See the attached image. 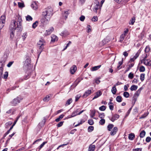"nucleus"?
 <instances>
[{
  "instance_id": "nucleus-39",
  "label": "nucleus",
  "mask_w": 151,
  "mask_h": 151,
  "mask_svg": "<svg viewBox=\"0 0 151 151\" xmlns=\"http://www.w3.org/2000/svg\"><path fill=\"white\" fill-rule=\"evenodd\" d=\"M49 99L50 96L48 95H47L43 99V100L45 102H47L49 100Z\"/></svg>"
},
{
  "instance_id": "nucleus-31",
  "label": "nucleus",
  "mask_w": 151,
  "mask_h": 151,
  "mask_svg": "<svg viewBox=\"0 0 151 151\" xmlns=\"http://www.w3.org/2000/svg\"><path fill=\"white\" fill-rule=\"evenodd\" d=\"M64 116V115L63 114H61L60 115L58 118L55 119V121L56 122H58L60 120L62 119Z\"/></svg>"
},
{
  "instance_id": "nucleus-26",
  "label": "nucleus",
  "mask_w": 151,
  "mask_h": 151,
  "mask_svg": "<svg viewBox=\"0 0 151 151\" xmlns=\"http://www.w3.org/2000/svg\"><path fill=\"white\" fill-rule=\"evenodd\" d=\"M69 10L65 11L63 13V15L65 17V19H66L68 17V16L69 14Z\"/></svg>"
},
{
  "instance_id": "nucleus-23",
  "label": "nucleus",
  "mask_w": 151,
  "mask_h": 151,
  "mask_svg": "<svg viewBox=\"0 0 151 151\" xmlns=\"http://www.w3.org/2000/svg\"><path fill=\"white\" fill-rule=\"evenodd\" d=\"M95 148V146L94 145H90L88 149V151H94Z\"/></svg>"
},
{
  "instance_id": "nucleus-19",
  "label": "nucleus",
  "mask_w": 151,
  "mask_h": 151,
  "mask_svg": "<svg viewBox=\"0 0 151 151\" xmlns=\"http://www.w3.org/2000/svg\"><path fill=\"white\" fill-rule=\"evenodd\" d=\"M102 93L100 91H98L96 93L95 95L94 96V97L93 99V100H94L99 97L102 95Z\"/></svg>"
},
{
  "instance_id": "nucleus-45",
  "label": "nucleus",
  "mask_w": 151,
  "mask_h": 151,
  "mask_svg": "<svg viewBox=\"0 0 151 151\" xmlns=\"http://www.w3.org/2000/svg\"><path fill=\"white\" fill-rule=\"evenodd\" d=\"M124 96L127 98L129 97V94L128 92H125L123 93Z\"/></svg>"
},
{
  "instance_id": "nucleus-40",
  "label": "nucleus",
  "mask_w": 151,
  "mask_h": 151,
  "mask_svg": "<svg viewBox=\"0 0 151 151\" xmlns=\"http://www.w3.org/2000/svg\"><path fill=\"white\" fill-rule=\"evenodd\" d=\"M145 74L144 73H142L140 76V79L142 81L144 80L145 79Z\"/></svg>"
},
{
  "instance_id": "nucleus-12",
  "label": "nucleus",
  "mask_w": 151,
  "mask_h": 151,
  "mask_svg": "<svg viewBox=\"0 0 151 151\" xmlns=\"http://www.w3.org/2000/svg\"><path fill=\"white\" fill-rule=\"evenodd\" d=\"M31 6L34 10H37L38 8V2L35 1L33 2L31 4Z\"/></svg>"
},
{
  "instance_id": "nucleus-7",
  "label": "nucleus",
  "mask_w": 151,
  "mask_h": 151,
  "mask_svg": "<svg viewBox=\"0 0 151 151\" xmlns=\"http://www.w3.org/2000/svg\"><path fill=\"white\" fill-rule=\"evenodd\" d=\"M6 17L5 15H2L0 18V30L4 26L5 23Z\"/></svg>"
},
{
  "instance_id": "nucleus-59",
  "label": "nucleus",
  "mask_w": 151,
  "mask_h": 151,
  "mask_svg": "<svg viewBox=\"0 0 151 151\" xmlns=\"http://www.w3.org/2000/svg\"><path fill=\"white\" fill-rule=\"evenodd\" d=\"M3 67H0V76L1 77L2 75L3 71Z\"/></svg>"
},
{
  "instance_id": "nucleus-41",
  "label": "nucleus",
  "mask_w": 151,
  "mask_h": 151,
  "mask_svg": "<svg viewBox=\"0 0 151 151\" xmlns=\"http://www.w3.org/2000/svg\"><path fill=\"white\" fill-rule=\"evenodd\" d=\"M47 142L46 141L44 142H43L38 147L39 150H40L47 143Z\"/></svg>"
},
{
  "instance_id": "nucleus-44",
  "label": "nucleus",
  "mask_w": 151,
  "mask_h": 151,
  "mask_svg": "<svg viewBox=\"0 0 151 151\" xmlns=\"http://www.w3.org/2000/svg\"><path fill=\"white\" fill-rule=\"evenodd\" d=\"M38 24V22L37 21H36L32 25V27L34 29L37 26Z\"/></svg>"
},
{
  "instance_id": "nucleus-10",
  "label": "nucleus",
  "mask_w": 151,
  "mask_h": 151,
  "mask_svg": "<svg viewBox=\"0 0 151 151\" xmlns=\"http://www.w3.org/2000/svg\"><path fill=\"white\" fill-rule=\"evenodd\" d=\"M80 110V109H77L75 110L72 113L71 116L70 117H68V118L74 117L76 115H78V112Z\"/></svg>"
},
{
  "instance_id": "nucleus-30",
  "label": "nucleus",
  "mask_w": 151,
  "mask_h": 151,
  "mask_svg": "<svg viewBox=\"0 0 151 151\" xmlns=\"http://www.w3.org/2000/svg\"><path fill=\"white\" fill-rule=\"evenodd\" d=\"M146 134V132L144 130L142 131L140 133L139 137L141 138H143L144 137Z\"/></svg>"
},
{
  "instance_id": "nucleus-42",
  "label": "nucleus",
  "mask_w": 151,
  "mask_h": 151,
  "mask_svg": "<svg viewBox=\"0 0 151 151\" xmlns=\"http://www.w3.org/2000/svg\"><path fill=\"white\" fill-rule=\"evenodd\" d=\"M135 19L134 17L132 18L130 21L129 23V24L132 25L135 22Z\"/></svg>"
},
{
  "instance_id": "nucleus-62",
  "label": "nucleus",
  "mask_w": 151,
  "mask_h": 151,
  "mask_svg": "<svg viewBox=\"0 0 151 151\" xmlns=\"http://www.w3.org/2000/svg\"><path fill=\"white\" fill-rule=\"evenodd\" d=\"M85 19V17L84 16L82 15L81 16L80 18H79V19L80 20H81V21L83 22L84 21Z\"/></svg>"
},
{
  "instance_id": "nucleus-33",
  "label": "nucleus",
  "mask_w": 151,
  "mask_h": 151,
  "mask_svg": "<svg viewBox=\"0 0 151 151\" xmlns=\"http://www.w3.org/2000/svg\"><path fill=\"white\" fill-rule=\"evenodd\" d=\"M111 92L113 94H115L116 92L117 89L116 88V87L114 86L111 89Z\"/></svg>"
},
{
  "instance_id": "nucleus-49",
  "label": "nucleus",
  "mask_w": 151,
  "mask_h": 151,
  "mask_svg": "<svg viewBox=\"0 0 151 151\" xmlns=\"http://www.w3.org/2000/svg\"><path fill=\"white\" fill-rule=\"evenodd\" d=\"M99 123L101 125L104 124L105 123V120L104 119H101L99 122Z\"/></svg>"
},
{
  "instance_id": "nucleus-36",
  "label": "nucleus",
  "mask_w": 151,
  "mask_h": 151,
  "mask_svg": "<svg viewBox=\"0 0 151 151\" xmlns=\"http://www.w3.org/2000/svg\"><path fill=\"white\" fill-rule=\"evenodd\" d=\"M72 102V99L71 98L67 100L65 105L67 106L70 105Z\"/></svg>"
},
{
  "instance_id": "nucleus-43",
  "label": "nucleus",
  "mask_w": 151,
  "mask_h": 151,
  "mask_svg": "<svg viewBox=\"0 0 151 151\" xmlns=\"http://www.w3.org/2000/svg\"><path fill=\"white\" fill-rule=\"evenodd\" d=\"M99 109L100 111H104L106 109V106H105L103 105L99 107Z\"/></svg>"
},
{
  "instance_id": "nucleus-14",
  "label": "nucleus",
  "mask_w": 151,
  "mask_h": 151,
  "mask_svg": "<svg viewBox=\"0 0 151 151\" xmlns=\"http://www.w3.org/2000/svg\"><path fill=\"white\" fill-rule=\"evenodd\" d=\"M91 93V90H88L85 91L83 96V98H86Z\"/></svg>"
},
{
  "instance_id": "nucleus-46",
  "label": "nucleus",
  "mask_w": 151,
  "mask_h": 151,
  "mask_svg": "<svg viewBox=\"0 0 151 151\" xmlns=\"http://www.w3.org/2000/svg\"><path fill=\"white\" fill-rule=\"evenodd\" d=\"M145 68L144 66H142L140 67L139 68V71L140 72H143L145 71Z\"/></svg>"
},
{
  "instance_id": "nucleus-24",
  "label": "nucleus",
  "mask_w": 151,
  "mask_h": 151,
  "mask_svg": "<svg viewBox=\"0 0 151 151\" xmlns=\"http://www.w3.org/2000/svg\"><path fill=\"white\" fill-rule=\"evenodd\" d=\"M135 137L134 134L133 133H132L129 134L128 138L129 140H132L134 139Z\"/></svg>"
},
{
  "instance_id": "nucleus-11",
  "label": "nucleus",
  "mask_w": 151,
  "mask_h": 151,
  "mask_svg": "<svg viewBox=\"0 0 151 151\" xmlns=\"http://www.w3.org/2000/svg\"><path fill=\"white\" fill-rule=\"evenodd\" d=\"M119 115L117 114H115L112 115V117H109V119L112 122H114L115 120L117 119L119 117Z\"/></svg>"
},
{
  "instance_id": "nucleus-20",
  "label": "nucleus",
  "mask_w": 151,
  "mask_h": 151,
  "mask_svg": "<svg viewBox=\"0 0 151 151\" xmlns=\"http://www.w3.org/2000/svg\"><path fill=\"white\" fill-rule=\"evenodd\" d=\"M142 89V88H140L138 89L135 93L134 96H135V97H137L139 96Z\"/></svg>"
},
{
  "instance_id": "nucleus-16",
  "label": "nucleus",
  "mask_w": 151,
  "mask_h": 151,
  "mask_svg": "<svg viewBox=\"0 0 151 151\" xmlns=\"http://www.w3.org/2000/svg\"><path fill=\"white\" fill-rule=\"evenodd\" d=\"M139 53L137 52L135 55L133 57H131V58L130 61L131 62H133L136 60L139 56Z\"/></svg>"
},
{
  "instance_id": "nucleus-53",
  "label": "nucleus",
  "mask_w": 151,
  "mask_h": 151,
  "mask_svg": "<svg viewBox=\"0 0 151 151\" xmlns=\"http://www.w3.org/2000/svg\"><path fill=\"white\" fill-rule=\"evenodd\" d=\"M88 123L90 125H92L93 124L94 122L93 119H90L88 120Z\"/></svg>"
},
{
  "instance_id": "nucleus-28",
  "label": "nucleus",
  "mask_w": 151,
  "mask_h": 151,
  "mask_svg": "<svg viewBox=\"0 0 151 151\" xmlns=\"http://www.w3.org/2000/svg\"><path fill=\"white\" fill-rule=\"evenodd\" d=\"M149 114V112L147 111L144 113V114L142 115L139 118V119H143L145 118Z\"/></svg>"
},
{
  "instance_id": "nucleus-48",
  "label": "nucleus",
  "mask_w": 151,
  "mask_h": 151,
  "mask_svg": "<svg viewBox=\"0 0 151 151\" xmlns=\"http://www.w3.org/2000/svg\"><path fill=\"white\" fill-rule=\"evenodd\" d=\"M5 61L4 60H1L0 61V67H3L4 66Z\"/></svg>"
},
{
  "instance_id": "nucleus-18",
  "label": "nucleus",
  "mask_w": 151,
  "mask_h": 151,
  "mask_svg": "<svg viewBox=\"0 0 151 151\" xmlns=\"http://www.w3.org/2000/svg\"><path fill=\"white\" fill-rule=\"evenodd\" d=\"M144 64L147 65L149 66H151V61L149 59H145L144 60Z\"/></svg>"
},
{
  "instance_id": "nucleus-52",
  "label": "nucleus",
  "mask_w": 151,
  "mask_h": 151,
  "mask_svg": "<svg viewBox=\"0 0 151 151\" xmlns=\"http://www.w3.org/2000/svg\"><path fill=\"white\" fill-rule=\"evenodd\" d=\"M99 116L101 119L104 118L105 116L104 114V113H99Z\"/></svg>"
},
{
  "instance_id": "nucleus-60",
  "label": "nucleus",
  "mask_w": 151,
  "mask_h": 151,
  "mask_svg": "<svg viewBox=\"0 0 151 151\" xmlns=\"http://www.w3.org/2000/svg\"><path fill=\"white\" fill-rule=\"evenodd\" d=\"M109 109L110 110L112 111L113 110L114 106V104H109Z\"/></svg>"
},
{
  "instance_id": "nucleus-57",
  "label": "nucleus",
  "mask_w": 151,
  "mask_h": 151,
  "mask_svg": "<svg viewBox=\"0 0 151 151\" xmlns=\"http://www.w3.org/2000/svg\"><path fill=\"white\" fill-rule=\"evenodd\" d=\"M98 19L96 16H94L92 19V21L93 22L96 21L98 20Z\"/></svg>"
},
{
  "instance_id": "nucleus-61",
  "label": "nucleus",
  "mask_w": 151,
  "mask_h": 151,
  "mask_svg": "<svg viewBox=\"0 0 151 151\" xmlns=\"http://www.w3.org/2000/svg\"><path fill=\"white\" fill-rule=\"evenodd\" d=\"M14 62L13 61H11L9 62L8 64L7 65V66L8 67H10L12 64Z\"/></svg>"
},
{
  "instance_id": "nucleus-3",
  "label": "nucleus",
  "mask_w": 151,
  "mask_h": 151,
  "mask_svg": "<svg viewBox=\"0 0 151 151\" xmlns=\"http://www.w3.org/2000/svg\"><path fill=\"white\" fill-rule=\"evenodd\" d=\"M45 40L43 39H41L37 43V46L38 48V57L40 54L43 51L44 48V46L45 45Z\"/></svg>"
},
{
  "instance_id": "nucleus-55",
  "label": "nucleus",
  "mask_w": 151,
  "mask_h": 151,
  "mask_svg": "<svg viewBox=\"0 0 151 151\" xmlns=\"http://www.w3.org/2000/svg\"><path fill=\"white\" fill-rule=\"evenodd\" d=\"M18 4L19 7L20 8H22L24 6V4L23 3L18 2Z\"/></svg>"
},
{
  "instance_id": "nucleus-8",
  "label": "nucleus",
  "mask_w": 151,
  "mask_h": 151,
  "mask_svg": "<svg viewBox=\"0 0 151 151\" xmlns=\"http://www.w3.org/2000/svg\"><path fill=\"white\" fill-rule=\"evenodd\" d=\"M82 80V79L81 78H77L71 86L70 88H75Z\"/></svg>"
},
{
  "instance_id": "nucleus-29",
  "label": "nucleus",
  "mask_w": 151,
  "mask_h": 151,
  "mask_svg": "<svg viewBox=\"0 0 151 151\" xmlns=\"http://www.w3.org/2000/svg\"><path fill=\"white\" fill-rule=\"evenodd\" d=\"M137 86L134 85L131 86L130 89L131 91H135L137 89Z\"/></svg>"
},
{
  "instance_id": "nucleus-38",
  "label": "nucleus",
  "mask_w": 151,
  "mask_h": 151,
  "mask_svg": "<svg viewBox=\"0 0 151 151\" xmlns=\"http://www.w3.org/2000/svg\"><path fill=\"white\" fill-rule=\"evenodd\" d=\"M150 50V48L149 45H147L145 47V52H149Z\"/></svg>"
},
{
  "instance_id": "nucleus-51",
  "label": "nucleus",
  "mask_w": 151,
  "mask_h": 151,
  "mask_svg": "<svg viewBox=\"0 0 151 151\" xmlns=\"http://www.w3.org/2000/svg\"><path fill=\"white\" fill-rule=\"evenodd\" d=\"M27 37V33L25 32L22 35V39L23 40H24Z\"/></svg>"
},
{
  "instance_id": "nucleus-25",
  "label": "nucleus",
  "mask_w": 151,
  "mask_h": 151,
  "mask_svg": "<svg viewBox=\"0 0 151 151\" xmlns=\"http://www.w3.org/2000/svg\"><path fill=\"white\" fill-rule=\"evenodd\" d=\"M15 110L14 109H11L6 111L8 114H15Z\"/></svg>"
},
{
  "instance_id": "nucleus-27",
  "label": "nucleus",
  "mask_w": 151,
  "mask_h": 151,
  "mask_svg": "<svg viewBox=\"0 0 151 151\" xmlns=\"http://www.w3.org/2000/svg\"><path fill=\"white\" fill-rule=\"evenodd\" d=\"M114 126V125L113 124H108L107 127L108 130L109 131H111L112 129L113 128Z\"/></svg>"
},
{
  "instance_id": "nucleus-15",
  "label": "nucleus",
  "mask_w": 151,
  "mask_h": 151,
  "mask_svg": "<svg viewBox=\"0 0 151 151\" xmlns=\"http://www.w3.org/2000/svg\"><path fill=\"white\" fill-rule=\"evenodd\" d=\"M77 70V67L75 65H73L70 69V72L71 74H74Z\"/></svg>"
},
{
  "instance_id": "nucleus-54",
  "label": "nucleus",
  "mask_w": 151,
  "mask_h": 151,
  "mask_svg": "<svg viewBox=\"0 0 151 151\" xmlns=\"http://www.w3.org/2000/svg\"><path fill=\"white\" fill-rule=\"evenodd\" d=\"M134 77V74L132 72L130 73L128 75L129 78L132 79Z\"/></svg>"
},
{
  "instance_id": "nucleus-13",
  "label": "nucleus",
  "mask_w": 151,
  "mask_h": 151,
  "mask_svg": "<svg viewBox=\"0 0 151 151\" xmlns=\"http://www.w3.org/2000/svg\"><path fill=\"white\" fill-rule=\"evenodd\" d=\"M118 130V128L117 127H114L110 132L111 135L112 136L115 135L116 134Z\"/></svg>"
},
{
  "instance_id": "nucleus-9",
  "label": "nucleus",
  "mask_w": 151,
  "mask_h": 151,
  "mask_svg": "<svg viewBox=\"0 0 151 151\" xmlns=\"http://www.w3.org/2000/svg\"><path fill=\"white\" fill-rule=\"evenodd\" d=\"M54 30V29L52 27H50L48 29L46 30L44 33V35L46 36L50 35Z\"/></svg>"
},
{
  "instance_id": "nucleus-21",
  "label": "nucleus",
  "mask_w": 151,
  "mask_h": 151,
  "mask_svg": "<svg viewBox=\"0 0 151 151\" xmlns=\"http://www.w3.org/2000/svg\"><path fill=\"white\" fill-rule=\"evenodd\" d=\"M90 116L91 118H93V119H96L95 118L93 117L95 116L96 113V111L94 110H91L90 111Z\"/></svg>"
},
{
  "instance_id": "nucleus-1",
  "label": "nucleus",
  "mask_w": 151,
  "mask_h": 151,
  "mask_svg": "<svg viewBox=\"0 0 151 151\" xmlns=\"http://www.w3.org/2000/svg\"><path fill=\"white\" fill-rule=\"evenodd\" d=\"M16 19V20H13L12 21V22L13 24H11L10 27V37L11 39H12L14 37V31L16 29L20 31H22V29L21 17L17 16Z\"/></svg>"
},
{
  "instance_id": "nucleus-63",
  "label": "nucleus",
  "mask_w": 151,
  "mask_h": 151,
  "mask_svg": "<svg viewBox=\"0 0 151 151\" xmlns=\"http://www.w3.org/2000/svg\"><path fill=\"white\" fill-rule=\"evenodd\" d=\"M129 87V85L128 84H127L126 85H125L124 86V90L125 91H127L128 90V88Z\"/></svg>"
},
{
  "instance_id": "nucleus-64",
  "label": "nucleus",
  "mask_w": 151,
  "mask_h": 151,
  "mask_svg": "<svg viewBox=\"0 0 151 151\" xmlns=\"http://www.w3.org/2000/svg\"><path fill=\"white\" fill-rule=\"evenodd\" d=\"M142 148H137L136 149H133V151H142Z\"/></svg>"
},
{
  "instance_id": "nucleus-58",
  "label": "nucleus",
  "mask_w": 151,
  "mask_h": 151,
  "mask_svg": "<svg viewBox=\"0 0 151 151\" xmlns=\"http://www.w3.org/2000/svg\"><path fill=\"white\" fill-rule=\"evenodd\" d=\"M64 121H61L59 122L57 125V126L58 127H60L61 126L64 122Z\"/></svg>"
},
{
  "instance_id": "nucleus-56",
  "label": "nucleus",
  "mask_w": 151,
  "mask_h": 151,
  "mask_svg": "<svg viewBox=\"0 0 151 151\" xmlns=\"http://www.w3.org/2000/svg\"><path fill=\"white\" fill-rule=\"evenodd\" d=\"M8 75V73L7 72H5L4 74V78L6 79L7 78Z\"/></svg>"
},
{
  "instance_id": "nucleus-37",
  "label": "nucleus",
  "mask_w": 151,
  "mask_h": 151,
  "mask_svg": "<svg viewBox=\"0 0 151 151\" xmlns=\"http://www.w3.org/2000/svg\"><path fill=\"white\" fill-rule=\"evenodd\" d=\"M26 19L27 21H29L32 20V18L30 15H28L26 16Z\"/></svg>"
},
{
  "instance_id": "nucleus-34",
  "label": "nucleus",
  "mask_w": 151,
  "mask_h": 151,
  "mask_svg": "<svg viewBox=\"0 0 151 151\" xmlns=\"http://www.w3.org/2000/svg\"><path fill=\"white\" fill-rule=\"evenodd\" d=\"M125 35H124V34H122L121 35L120 37L119 42H122L123 41Z\"/></svg>"
},
{
  "instance_id": "nucleus-32",
  "label": "nucleus",
  "mask_w": 151,
  "mask_h": 151,
  "mask_svg": "<svg viewBox=\"0 0 151 151\" xmlns=\"http://www.w3.org/2000/svg\"><path fill=\"white\" fill-rule=\"evenodd\" d=\"M68 35V31L66 30L63 31L61 33L60 35L63 36H65Z\"/></svg>"
},
{
  "instance_id": "nucleus-4",
  "label": "nucleus",
  "mask_w": 151,
  "mask_h": 151,
  "mask_svg": "<svg viewBox=\"0 0 151 151\" xmlns=\"http://www.w3.org/2000/svg\"><path fill=\"white\" fill-rule=\"evenodd\" d=\"M100 2L98 0H95V2L94 3L95 5L94 6V8L93 9V12L97 14V12L98 14H99L101 10L100 5H99Z\"/></svg>"
},
{
  "instance_id": "nucleus-6",
  "label": "nucleus",
  "mask_w": 151,
  "mask_h": 151,
  "mask_svg": "<svg viewBox=\"0 0 151 151\" xmlns=\"http://www.w3.org/2000/svg\"><path fill=\"white\" fill-rule=\"evenodd\" d=\"M22 99L23 98L20 97H17L13 100L11 102V104L13 106H15L17 104L19 103Z\"/></svg>"
},
{
  "instance_id": "nucleus-2",
  "label": "nucleus",
  "mask_w": 151,
  "mask_h": 151,
  "mask_svg": "<svg viewBox=\"0 0 151 151\" xmlns=\"http://www.w3.org/2000/svg\"><path fill=\"white\" fill-rule=\"evenodd\" d=\"M43 17L41 20V22L44 24H46L48 22L52 15V9H45L42 13Z\"/></svg>"
},
{
  "instance_id": "nucleus-17",
  "label": "nucleus",
  "mask_w": 151,
  "mask_h": 151,
  "mask_svg": "<svg viewBox=\"0 0 151 151\" xmlns=\"http://www.w3.org/2000/svg\"><path fill=\"white\" fill-rule=\"evenodd\" d=\"M51 42H52L57 41L58 40V37L54 35H52L51 36Z\"/></svg>"
},
{
  "instance_id": "nucleus-5",
  "label": "nucleus",
  "mask_w": 151,
  "mask_h": 151,
  "mask_svg": "<svg viewBox=\"0 0 151 151\" xmlns=\"http://www.w3.org/2000/svg\"><path fill=\"white\" fill-rule=\"evenodd\" d=\"M26 58L24 63V67L27 69L29 68L31 65V59L30 57L28 56H27Z\"/></svg>"
},
{
  "instance_id": "nucleus-47",
  "label": "nucleus",
  "mask_w": 151,
  "mask_h": 151,
  "mask_svg": "<svg viewBox=\"0 0 151 151\" xmlns=\"http://www.w3.org/2000/svg\"><path fill=\"white\" fill-rule=\"evenodd\" d=\"M101 79L100 77H99L96 78L95 79V82L97 84H99L100 82V79Z\"/></svg>"
},
{
  "instance_id": "nucleus-22",
  "label": "nucleus",
  "mask_w": 151,
  "mask_h": 151,
  "mask_svg": "<svg viewBox=\"0 0 151 151\" xmlns=\"http://www.w3.org/2000/svg\"><path fill=\"white\" fill-rule=\"evenodd\" d=\"M101 67V65H99L97 66L93 67L91 68V70L92 71H93L97 70Z\"/></svg>"
},
{
  "instance_id": "nucleus-35",
  "label": "nucleus",
  "mask_w": 151,
  "mask_h": 151,
  "mask_svg": "<svg viewBox=\"0 0 151 151\" xmlns=\"http://www.w3.org/2000/svg\"><path fill=\"white\" fill-rule=\"evenodd\" d=\"M116 100L118 102H121L122 101V97L120 96H117L116 98Z\"/></svg>"
},
{
  "instance_id": "nucleus-50",
  "label": "nucleus",
  "mask_w": 151,
  "mask_h": 151,
  "mask_svg": "<svg viewBox=\"0 0 151 151\" xmlns=\"http://www.w3.org/2000/svg\"><path fill=\"white\" fill-rule=\"evenodd\" d=\"M93 127L92 126H89L88 128V131L89 132H91L93 130Z\"/></svg>"
}]
</instances>
